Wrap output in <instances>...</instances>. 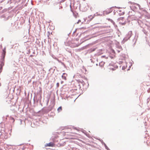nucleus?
Returning a JSON list of instances; mask_svg holds the SVG:
<instances>
[{
	"label": "nucleus",
	"instance_id": "3",
	"mask_svg": "<svg viewBox=\"0 0 150 150\" xmlns=\"http://www.w3.org/2000/svg\"><path fill=\"white\" fill-rule=\"evenodd\" d=\"M62 110V107L60 106L57 109V110L59 111H60Z\"/></svg>",
	"mask_w": 150,
	"mask_h": 150
},
{
	"label": "nucleus",
	"instance_id": "4",
	"mask_svg": "<svg viewBox=\"0 0 150 150\" xmlns=\"http://www.w3.org/2000/svg\"><path fill=\"white\" fill-rule=\"evenodd\" d=\"M5 53H6V51L5 50V49L3 50V54L4 56H4L5 55Z\"/></svg>",
	"mask_w": 150,
	"mask_h": 150
},
{
	"label": "nucleus",
	"instance_id": "5",
	"mask_svg": "<svg viewBox=\"0 0 150 150\" xmlns=\"http://www.w3.org/2000/svg\"><path fill=\"white\" fill-rule=\"evenodd\" d=\"M95 49H91L90 50V52H93L94 51H95Z\"/></svg>",
	"mask_w": 150,
	"mask_h": 150
},
{
	"label": "nucleus",
	"instance_id": "7",
	"mask_svg": "<svg viewBox=\"0 0 150 150\" xmlns=\"http://www.w3.org/2000/svg\"><path fill=\"white\" fill-rule=\"evenodd\" d=\"M110 70H113H113H114V69L113 68H110Z\"/></svg>",
	"mask_w": 150,
	"mask_h": 150
},
{
	"label": "nucleus",
	"instance_id": "1",
	"mask_svg": "<svg viewBox=\"0 0 150 150\" xmlns=\"http://www.w3.org/2000/svg\"><path fill=\"white\" fill-rule=\"evenodd\" d=\"M54 143L52 142H50L49 143L46 144L45 145V147H47V146H51V147H53L54 146Z\"/></svg>",
	"mask_w": 150,
	"mask_h": 150
},
{
	"label": "nucleus",
	"instance_id": "9",
	"mask_svg": "<svg viewBox=\"0 0 150 150\" xmlns=\"http://www.w3.org/2000/svg\"><path fill=\"white\" fill-rule=\"evenodd\" d=\"M103 63L102 62H101V63L100 64Z\"/></svg>",
	"mask_w": 150,
	"mask_h": 150
},
{
	"label": "nucleus",
	"instance_id": "2",
	"mask_svg": "<svg viewBox=\"0 0 150 150\" xmlns=\"http://www.w3.org/2000/svg\"><path fill=\"white\" fill-rule=\"evenodd\" d=\"M67 74L64 73L63 74V75L62 76V77L63 78V79H64L65 80H66V77L67 76Z\"/></svg>",
	"mask_w": 150,
	"mask_h": 150
},
{
	"label": "nucleus",
	"instance_id": "8",
	"mask_svg": "<svg viewBox=\"0 0 150 150\" xmlns=\"http://www.w3.org/2000/svg\"><path fill=\"white\" fill-rule=\"evenodd\" d=\"M2 66H1V68H2Z\"/></svg>",
	"mask_w": 150,
	"mask_h": 150
},
{
	"label": "nucleus",
	"instance_id": "6",
	"mask_svg": "<svg viewBox=\"0 0 150 150\" xmlns=\"http://www.w3.org/2000/svg\"><path fill=\"white\" fill-rule=\"evenodd\" d=\"M57 87H59V83H57Z\"/></svg>",
	"mask_w": 150,
	"mask_h": 150
}]
</instances>
